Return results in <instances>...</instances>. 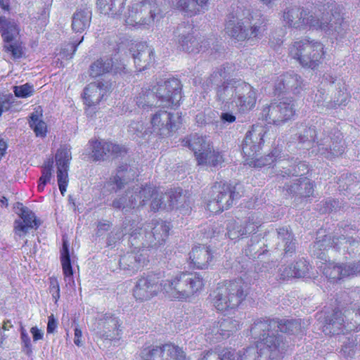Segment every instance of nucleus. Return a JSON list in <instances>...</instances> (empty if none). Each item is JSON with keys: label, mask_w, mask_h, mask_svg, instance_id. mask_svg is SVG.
<instances>
[{"label": "nucleus", "mask_w": 360, "mask_h": 360, "mask_svg": "<svg viewBox=\"0 0 360 360\" xmlns=\"http://www.w3.org/2000/svg\"><path fill=\"white\" fill-rule=\"evenodd\" d=\"M343 7L335 2L321 6L318 11L310 13L302 7L295 5L283 10V19L290 27L304 30L307 27L321 30L328 34L336 33L342 37L349 28L344 20Z\"/></svg>", "instance_id": "1"}, {"label": "nucleus", "mask_w": 360, "mask_h": 360, "mask_svg": "<svg viewBox=\"0 0 360 360\" xmlns=\"http://www.w3.org/2000/svg\"><path fill=\"white\" fill-rule=\"evenodd\" d=\"M257 96L258 91L241 79H228L215 88V101L223 110L236 108L240 112L250 111L255 108Z\"/></svg>", "instance_id": "2"}, {"label": "nucleus", "mask_w": 360, "mask_h": 360, "mask_svg": "<svg viewBox=\"0 0 360 360\" xmlns=\"http://www.w3.org/2000/svg\"><path fill=\"white\" fill-rule=\"evenodd\" d=\"M264 134L265 131L262 127L252 126V129L246 133L243 141L242 152L247 157L245 161L250 167L262 168L265 166H271L282 158L281 150L278 147L274 148L266 156L256 158L264 142Z\"/></svg>", "instance_id": "3"}, {"label": "nucleus", "mask_w": 360, "mask_h": 360, "mask_svg": "<svg viewBox=\"0 0 360 360\" xmlns=\"http://www.w3.org/2000/svg\"><path fill=\"white\" fill-rule=\"evenodd\" d=\"M248 295V284L241 278L225 281L210 294L213 306L217 311L236 309Z\"/></svg>", "instance_id": "4"}, {"label": "nucleus", "mask_w": 360, "mask_h": 360, "mask_svg": "<svg viewBox=\"0 0 360 360\" xmlns=\"http://www.w3.org/2000/svg\"><path fill=\"white\" fill-rule=\"evenodd\" d=\"M162 17L157 0H142L129 7L125 22L127 25L149 28Z\"/></svg>", "instance_id": "5"}, {"label": "nucleus", "mask_w": 360, "mask_h": 360, "mask_svg": "<svg viewBox=\"0 0 360 360\" xmlns=\"http://www.w3.org/2000/svg\"><path fill=\"white\" fill-rule=\"evenodd\" d=\"M163 282V290L179 299L193 295L200 290L204 285L202 276L197 273L183 272L174 279Z\"/></svg>", "instance_id": "6"}, {"label": "nucleus", "mask_w": 360, "mask_h": 360, "mask_svg": "<svg viewBox=\"0 0 360 360\" xmlns=\"http://www.w3.org/2000/svg\"><path fill=\"white\" fill-rule=\"evenodd\" d=\"M153 193L154 189L150 185H136L127 189L124 194L116 197L110 205L115 210H121L123 214H127L136 207L144 206L150 200Z\"/></svg>", "instance_id": "7"}, {"label": "nucleus", "mask_w": 360, "mask_h": 360, "mask_svg": "<svg viewBox=\"0 0 360 360\" xmlns=\"http://www.w3.org/2000/svg\"><path fill=\"white\" fill-rule=\"evenodd\" d=\"M323 45L318 41L303 39L295 41L290 47V55L297 59L303 67L316 68L323 55Z\"/></svg>", "instance_id": "8"}, {"label": "nucleus", "mask_w": 360, "mask_h": 360, "mask_svg": "<svg viewBox=\"0 0 360 360\" xmlns=\"http://www.w3.org/2000/svg\"><path fill=\"white\" fill-rule=\"evenodd\" d=\"M316 147L321 155L332 160L342 155L346 146L340 130L336 128H326L317 136Z\"/></svg>", "instance_id": "9"}, {"label": "nucleus", "mask_w": 360, "mask_h": 360, "mask_svg": "<svg viewBox=\"0 0 360 360\" xmlns=\"http://www.w3.org/2000/svg\"><path fill=\"white\" fill-rule=\"evenodd\" d=\"M251 334L255 338H258L257 348L261 354L275 359L281 354L287 347L283 336L278 333L277 329H266L258 333L254 331V324L251 327Z\"/></svg>", "instance_id": "10"}, {"label": "nucleus", "mask_w": 360, "mask_h": 360, "mask_svg": "<svg viewBox=\"0 0 360 360\" xmlns=\"http://www.w3.org/2000/svg\"><path fill=\"white\" fill-rule=\"evenodd\" d=\"M153 89L159 106L177 105L182 98L181 82L174 77L159 80Z\"/></svg>", "instance_id": "11"}, {"label": "nucleus", "mask_w": 360, "mask_h": 360, "mask_svg": "<svg viewBox=\"0 0 360 360\" xmlns=\"http://www.w3.org/2000/svg\"><path fill=\"white\" fill-rule=\"evenodd\" d=\"M211 199L207 208L211 212L217 213L229 209L235 199L239 197L235 187L225 182H216L212 187Z\"/></svg>", "instance_id": "12"}, {"label": "nucleus", "mask_w": 360, "mask_h": 360, "mask_svg": "<svg viewBox=\"0 0 360 360\" xmlns=\"http://www.w3.org/2000/svg\"><path fill=\"white\" fill-rule=\"evenodd\" d=\"M296 110L295 101L291 98H285L278 103H271L264 108L262 115L269 124L280 125L292 119Z\"/></svg>", "instance_id": "13"}, {"label": "nucleus", "mask_w": 360, "mask_h": 360, "mask_svg": "<svg viewBox=\"0 0 360 360\" xmlns=\"http://www.w3.org/2000/svg\"><path fill=\"white\" fill-rule=\"evenodd\" d=\"M260 30V26L252 25L249 19L240 18L238 14L236 16L233 13L228 15L226 32L238 41L258 37L261 32Z\"/></svg>", "instance_id": "14"}, {"label": "nucleus", "mask_w": 360, "mask_h": 360, "mask_svg": "<svg viewBox=\"0 0 360 360\" xmlns=\"http://www.w3.org/2000/svg\"><path fill=\"white\" fill-rule=\"evenodd\" d=\"M141 360H185L186 354L180 347L174 344L150 346L141 352Z\"/></svg>", "instance_id": "15"}, {"label": "nucleus", "mask_w": 360, "mask_h": 360, "mask_svg": "<svg viewBox=\"0 0 360 360\" xmlns=\"http://www.w3.org/2000/svg\"><path fill=\"white\" fill-rule=\"evenodd\" d=\"M277 329L278 332L290 335L297 334L301 330L300 320L288 319L261 318L254 322V331L258 333L267 329Z\"/></svg>", "instance_id": "16"}, {"label": "nucleus", "mask_w": 360, "mask_h": 360, "mask_svg": "<svg viewBox=\"0 0 360 360\" xmlns=\"http://www.w3.org/2000/svg\"><path fill=\"white\" fill-rule=\"evenodd\" d=\"M164 281L158 274H150L138 279L134 288V297L145 301L155 295L159 290H163Z\"/></svg>", "instance_id": "17"}, {"label": "nucleus", "mask_w": 360, "mask_h": 360, "mask_svg": "<svg viewBox=\"0 0 360 360\" xmlns=\"http://www.w3.org/2000/svg\"><path fill=\"white\" fill-rule=\"evenodd\" d=\"M89 143L91 150L90 155L94 161H104L111 156L117 158L127 153L124 146L104 140H91Z\"/></svg>", "instance_id": "18"}, {"label": "nucleus", "mask_w": 360, "mask_h": 360, "mask_svg": "<svg viewBox=\"0 0 360 360\" xmlns=\"http://www.w3.org/2000/svg\"><path fill=\"white\" fill-rule=\"evenodd\" d=\"M179 117L167 110H160L153 115L150 123L152 131L158 136H168L177 129L176 120Z\"/></svg>", "instance_id": "19"}, {"label": "nucleus", "mask_w": 360, "mask_h": 360, "mask_svg": "<svg viewBox=\"0 0 360 360\" xmlns=\"http://www.w3.org/2000/svg\"><path fill=\"white\" fill-rule=\"evenodd\" d=\"M323 274L330 282H337L345 278L360 276V263H326L321 266Z\"/></svg>", "instance_id": "20"}, {"label": "nucleus", "mask_w": 360, "mask_h": 360, "mask_svg": "<svg viewBox=\"0 0 360 360\" xmlns=\"http://www.w3.org/2000/svg\"><path fill=\"white\" fill-rule=\"evenodd\" d=\"M170 228L167 223L160 219H153L145 227L144 247H157L161 245L167 238Z\"/></svg>", "instance_id": "21"}, {"label": "nucleus", "mask_w": 360, "mask_h": 360, "mask_svg": "<svg viewBox=\"0 0 360 360\" xmlns=\"http://www.w3.org/2000/svg\"><path fill=\"white\" fill-rule=\"evenodd\" d=\"M120 326L121 323L117 317L112 314H105L96 320L94 330L101 338L110 340H118L122 333Z\"/></svg>", "instance_id": "22"}, {"label": "nucleus", "mask_w": 360, "mask_h": 360, "mask_svg": "<svg viewBox=\"0 0 360 360\" xmlns=\"http://www.w3.org/2000/svg\"><path fill=\"white\" fill-rule=\"evenodd\" d=\"M15 207L18 210L17 213L20 217L14 221L13 231L15 235L22 237L30 230L38 229L40 221L32 210L25 207L21 202H17Z\"/></svg>", "instance_id": "23"}, {"label": "nucleus", "mask_w": 360, "mask_h": 360, "mask_svg": "<svg viewBox=\"0 0 360 360\" xmlns=\"http://www.w3.org/2000/svg\"><path fill=\"white\" fill-rule=\"evenodd\" d=\"M181 49L188 53H197L200 50V43L193 36V25L188 22L179 24L174 31Z\"/></svg>", "instance_id": "24"}, {"label": "nucleus", "mask_w": 360, "mask_h": 360, "mask_svg": "<svg viewBox=\"0 0 360 360\" xmlns=\"http://www.w3.org/2000/svg\"><path fill=\"white\" fill-rule=\"evenodd\" d=\"M57 165V179L60 191L62 195L66 191L68 184V174L70 162L72 154L70 146H64L59 148L55 155Z\"/></svg>", "instance_id": "25"}, {"label": "nucleus", "mask_w": 360, "mask_h": 360, "mask_svg": "<svg viewBox=\"0 0 360 360\" xmlns=\"http://www.w3.org/2000/svg\"><path fill=\"white\" fill-rule=\"evenodd\" d=\"M306 86L302 77L293 71L287 72L281 75L275 85L277 94H292L299 95Z\"/></svg>", "instance_id": "26"}, {"label": "nucleus", "mask_w": 360, "mask_h": 360, "mask_svg": "<svg viewBox=\"0 0 360 360\" xmlns=\"http://www.w3.org/2000/svg\"><path fill=\"white\" fill-rule=\"evenodd\" d=\"M112 89V83L108 81L91 82L84 89V103L89 106L98 104Z\"/></svg>", "instance_id": "27"}, {"label": "nucleus", "mask_w": 360, "mask_h": 360, "mask_svg": "<svg viewBox=\"0 0 360 360\" xmlns=\"http://www.w3.org/2000/svg\"><path fill=\"white\" fill-rule=\"evenodd\" d=\"M239 328V322L232 318L227 317L219 321H215L208 328L209 338L216 342L226 339L235 333Z\"/></svg>", "instance_id": "28"}, {"label": "nucleus", "mask_w": 360, "mask_h": 360, "mask_svg": "<svg viewBox=\"0 0 360 360\" xmlns=\"http://www.w3.org/2000/svg\"><path fill=\"white\" fill-rule=\"evenodd\" d=\"M269 236L275 240L270 244L275 249L283 248L285 255L291 256L296 249V240L293 233L287 227H281L270 233Z\"/></svg>", "instance_id": "29"}, {"label": "nucleus", "mask_w": 360, "mask_h": 360, "mask_svg": "<svg viewBox=\"0 0 360 360\" xmlns=\"http://www.w3.org/2000/svg\"><path fill=\"white\" fill-rule=\"evenodd\" d=\"M284 188L288 193L298 199L309 198L314 193L313 184L306 177L295 179L285 184Z\"/></svg>", "instance_id": "30"}, {"label": "nucleus", "mask_w": 360, "mask_h": 360, "mask_svg": "<svg viewBox=\"0 0 360 360\" xmlns=\"http://www.w3.org/2000/svg\"><path fill=\"white\" fill-rule=\"evenodd\" d=\"M346 323L344 313L338 309H335L330 316L325 318L323 332L330 335L347 333L345 327Z\"/></svg>", "instance_id": "31"}, {"label": "nucleus", "mask_w": 360, "mask_h": 360, "mask_svg": "<svg viewBox=\"0 0 360 360\" xmlns=\"http://www.w3.org/2000/svg\"><path fill=\"white\" fill-rule=\"evenodd\" d=\"M183 146L189 148L193 151L196 160L198 158H200L203 154L210 149V140L206 136L199 135L198 134H191L185 137L181 141Z\"/></svg>", "instance_id": "32"}, {"label": "nucleus", "mask_w": 360, "mask_h": 360, "mask_svg": "<svg viewBox=\"0 0 360 360\" xmlns=\"http://www.w3.org/2000/svg\"><path fill=\"white\" fill-rule=\"evenodd\" d=\"M190 265L194 268L204 269L208 267L212 259L210 250L205 245L195 246L189 253Z\"/></svg>", "instance_id": "33"}, {"label": "nucleus", "mask_w": 360, "mask_h": 360, "mask_svg": "<svg viewBox=\"0 0 360 360\" xmlns=\"http://www.w3.org/2000/svg\"><path fill=\"white\" fill-rule=\"evenodd\" d=\"M148 262L146 255L141 252H128L119 260L120 269L127 271L129 274L134 273Z\"/></svg>", "instance_id": "34"}, {"label": "nucleus", "mask_w": 360, "mask_h": 360, "mask_svg": "<svg viewBox=\"0 0 360 360\" xmlns=\"http://www.w3.org/2000/svg\"><path fill=\"white\" fill-rule=\"evenodd\" d=\"M134 63L139 71L145 70L154 60L153 50L145 43L136 45V50L132 53Z\"/></svg>", "instance_id": "35"}, {"label": "nucleus", "mask_w": 360, "mask_h": 360, "mask_svg": "<svg viewBox=\"0 0 360 360\" xmlns=\"http://www.w3.org/2000/svg\"><path fill=\"white\" fill-rule=\"evenodd\" d=\"M120 70L121 68L114 65L112 58H102L94 62L89 71L91 77H97L109 72L117 74Z\"/></svg>", "instance_id": "36"}, {"label": "nucleus", "mask_w": 360, "mask_h": 360, "mask_svg": "<svg viewBox=\"0 0 360 360\" xmlns=\"http://www.w3.org/2000/svg\"><path fill=\"white\" fill-rule=\"evenodd\" d=\"M209 0H172V5L177 9L193 15L205 9Z\"/></svg>", "instance_id": "37"}, {"label": "nucleus", "mask_w": 360, "mask_h": 360, "mask_svg": "<svg viewBox=\"0 0 360 360\" xmlns=\"http://www.w3.org/2000/svg\"><path fill=\"white\" fill-rule=\"evenodd\" d=\"M91 11L89 8L77 10L72 15V28L75 32H83L91 22Z\"/></svg>", "instance_id": "38"}, {"label": "nucleus", "mask_w": 360, "mask_h": 360, "mask_svg": "<svg viewBox=\"0 0 360 360\" xmlns=\"http://www.w3.org/2000/svg\"><path fill=\"white\" fill-rule=\"evenodd\" d=\"M60 261L65 282L68 284L74 283L72 277L73 271L69 252V244L65 239L63 240V246L60 250Z\"/></svg>", "instance_id": "39"}, {"label": "nucleus", "mask_w": 360, "mask_h": 360, "mask_svg": "<svg viewBox=\"0 0 360 360\" xmlns=\"http://www.w3.org/2000/svg\"><path fill=\"white\" fill-rule=\"evenodd\" d=\"M126 0H97V6L101 13L115 16L120 14Z\"/></svg>", "instance_id": "40"}, {"label": "nucleus", "mask_w": 360, "mask_h": 360, "mask_svg": "<svg viewBox=\"0 0 360 360\" xmlns=\"http://www.w3.org/2000/svg\"><path fill=\"white\" fill-rule=\"evenodd\" d=\"M3 41V49L12 60H19L25 56V47L20 38L4 40Z\"/></svg>", "instance_id": "41"}, {"label": "nucleus", "mask_w": 360, "mask_h": 360, "mask_svg": "<svg viewBox=\"0 0 360 360\" xmlns=\"http://www.w3.org/2000/svg\"><path fill=\"white\" fill-rule=\"evenodd\" d=\"M344 316L346 321V331L356 330L360 326V307L354 304L345 309Z\"/></svg>", "instance_id": "42"}, {"label": "nucleus", "mask_w": 360, "mask_h": 360, "mask_svg": "<svg viewBox=\"0 0 360 360\" xmlns=\"http://www.w3.org/2000/svg\"><path fill=\"white\" fill-rule=\"evenodd\" d=\"M0 29L3 41L19 37V28L13 20L0 17Z\"/></svg>", "instance_id": "43"}, {"label": "nucleus", "mask_w": 360, "mask_h": 360, "mask_svg": "<svg viewBox=\"0 0 360 360\" xmlns=\"http://www.w3.org/2000/svg\"><path fill=\"white\" fill-rule=\"evenodd\" d=\"M341 353L346 357L353 358L360 356V335L346 338L343 341Z\"/></svg>", "instance_id": "44"}, {"label": "nucleus", "mask_w": 360, "mask_h": 360, "mask_svg": "<svg viewBox=\"0 0 360 360\" xmlns=\"http://www.w3.org/2000/svg\"><path fill=\"white\" fill-rule=\"evenodd\" d=\"M134 101L138 107L143 109L156 106L159 104L153 89H142Z\"/></svg>", "instance_id": "45"}, {"label": "nucleus", "mask_w": 360, "mask_h": 360, "mask_svg": "<svg viewBox=\"0 0 360 360\" xmlns=\"http://www.w3.org/2000/svg\"><path fill=\"white\" fill-rule=\"evenodd\" d=\"M212 148L211 146L205 154H203L200 158H198L197 162L199 165L218 167L224 162V158L221 153L212 150Z\"/></svg>", "instance_id": "46"}, {"label": "nucleus", "mask_w": 360, "mask_h": 360, "mask_svg": "<svg viewBox=\"0 0 360 360\" xmlns=\"http://www.w3.org/2000/svg\"><path fill=\"white\" fill-rule=\"evenodd\" d=\"M141 229L138 226V223L134 219L126 217L123 221L121 233L122 236L129 234L131 244L138 245L134 241L141 236Z\"/></svg>", "instance_id": "47"}, {"label": "nucleus", "mask_w": 360, "mask_h": 360, "mask_svg": "<svg viewBox=\"0 0 360 360\" xmlns=\"http://www.w3.org/2000/svg\"><path fill=\"white\" fill-rule=\"evenodd\" d=\"M264 246L266 245L263 241L259 240L257 237L252 238L250 240V243H248L245 249V253L250 259L259 258V256L267 252V249H263Z\"/></svg>", "instance_id": "48"}, {"label": "nucleus", "mask_w": 360, "mask_h": 360, "mask_svg": "<svg viewBox=\"0 0 360 360\" xmlns=\"http://www.w3.org/2000/svg\"><path fill=\"white\" fill-rule=\"evenodd\" d=\"M183 190L180 188L170 189L165 193V198L167 200V210L178 208L184 201L185 197L182 195Z\"/></svg>", "instance_id": "49"}, {"label": "nucleus", "mask_w": 360, "mask_h": 360, "mask_svg": "<svg viewBox=\"0 0 360 360\" xmlns=\"http://www.w3.org/2000/svg\"><path fill=\"white\" fill-rule=\"evenodd\" d=\"M229 68L224 65L217 68L210 76L207 80V85L216 84L217 87L221 85L223 82L222 80L226 81V78L229 77Z\"/></svg>", "instance_id": "50"}, {"label": "nucleus", "mask_w": 360, "mask_h": 360, "mask_svg": "<svg viewBox=\"0 0 360 360\" xmlns=\"http://www.w3.org/2000/svg\"><path fill=\"white\" fill-rule=\"evenodd\" d=\"M53 160H48L44 164L41 169V176L39 179L38 191L41 192L44 191L47 183L50 182L52 176Z\"/></svg>", "instance_id": "51"}, {"label": "nucleus", "mask_w": 360, "mask_h": 360, "mask_svg": "<svg viewBox=\"0 0 360 360\" xmlns=\"http://www.w3.org/2000/svg\"><path fill=\"white\" fill-rule=\"evenodd\" d=\"M319 135V133L316 132L314 127H309L305 128L298 136L299 143L304 144L306 148L310 146L311 143H316L317 145V136Z\"/></svg>", "instance_id": "52"}, {"label": "nucleus", "mask_w": 360, "mask_h": 360, "mask_svg": "<svg viewBox=\"0 0 360 360\" xmlns=\"http://www.w3.org/2000/svg\"><path fill=\"white\" fill-rule=\"evenodd\" d=\"M330 240V236H325L322 240L314 242L311 247L313 255L318 258L323 259L325 256L324 251L326 250L327 248L332 247Z\"/></svg>", "instance_id": "53"}, {"label": "nucleus", "mask_w": 360, "mask_h": 360, "mask_svg": "<svg viewBox=\"0 0 360 360\" xmlns=\"http://www.w3.org/2000/svg\"><path fill=\"white\" fill-rule=\"evenodd\" d=\"M149 185L154 189V193L150 198V200L152 199L150 205L151 209L153 211L158 210L159 209L167 210V198H164L165 193H161V194H159L155 187L150 184Z\"/></svg>", "instance_id": "54"}, {"label": "nucleus", "mask_w": 360, "mask_h": 360, "mask_svg": "<svg viewBox=\"0 0 360 360\" xmlns=\"http://www.w3.org/2000/svg\"><path fill=\"white\" fill-rule=\"evenodd\" d=\"M305 166V164L300 162L296 166L292 167V168L285 169V167H283L285 170L281 171V173L277 174L276 178L278 181H280L286 176L289 177L290 176H302L303 174H304V172H301V168H302V171L303 172L304 169H307Z\"/></svg>", "instance_id": "55"}, {"label": "nucleus", "mask_w": 360, "mask_h": 360, "mask_svg": "<svg viewBox=\"0 0 360 360\" xmlns=\"http://www.w3.org/2000/svg\"><path fill=\"white\" fill-rule=\"evenodd\" d=\"M227 235L231 240H236L244 236L243 226L234 220H230L227 224Z\"/></svg>", "instance_id": "56"}, {"label": "nucleus", "mask_w": 360, "mask_h": 360, "mask_svg": "<svg viewBox=\"0 0 360 360\" xmlns=\"http://www.w3.org/2000/svg\"><path fill=\"white\" fill-rule=\"evenodd\" d=\"M295 278H304L308 276L309 266L308 262L304 259H300L295 264H292Z\"/></svg>", "instance_id": "57"}, {"label": "nucleus", "mask_w": 360, "mask_h": 360, "mask_svg": "<svg viewBox=\"0 0 360 360\" xmlns=\"http://www.w3.org/2000/svg\"><path fill=\"white\" fill-rule=\"evenodd\" d=\"M346 250L344 254H347L349 257L355 258L360 255V240L349 237L348 243L345 245Z\"/></svg>", "instance_id": "58"}, {"label": "nucleus", "mask_w": 360, "mask_h": 360, "mask_svg": "<svg viewBox=\"0 0 360 360\" xmlns=\"http://www.w3.org/2000/svg\"><path fill=\"white\" fill-rule=\"evenodd\" d=\"M30 124L37 136L43 137L46 136V124L44 121L39 120L37 116L31 117Z\"/></svg>", "instance_id": "59"}, {"label": "nucleus", "mask_w": 360, "mask_h": 360, "mask_svg": "<svg viewBox=\"0 0 360 360\" xmlns=\"http://www.w3.org/2000/svg\"><path fill=\"white\" fill-rule=\"evenodd\" d=\"M117 172L120 174H123L126 179L129 181L131 180H134L135 177L137 176L138 169L136 167L123 164L119 166Z\"/></svg>", "instance_id": "60"}, {"label": "nucleus", "mask_w": 360, "mask_h": 360, "mask_svg": "<svg viewBox=\"0 0 360 360\" xmlns=\"http://www.w3.org/2000/svg\"><path fill=\"white\" fill-rule=\"evenodd\" d=\"M84 39V37H82L79 39H72L71 42L68 43L67 45L63 48L62 51L64 56L67 58H72L73 55L77 51V48L82 42Z\"/></svg>", "instance_id": "61"}, {"label": "nucleus", "mask_w": 360, "mask_h": 360, "mask_svg": "<svg viewBox=\"0 0 360 360\" xmlns=\"http://www.w3.org/2000/svg\"><path fill=\"white\" fill-rule=\"evenodd\" d=\"M264 354H261V352L256 347H251L246 349L245 352L242 356H239V360H261V357Z\"/></svg>", "instance_id": "62"}, {"label": "nucleus", "mask_w": 360, "mask_h": 360, "mask_svg": "<svg viewBox=\"0 0 360 360\" xmlns=\"http://www.w3.org/2000/svg\"><path fill=\"white\" fill-rule=\"evenodd\" d=\"M128 131L138 137H145L148 133V130L145 129L143 124L139 121L131 122L129 125Z\"/></svg>", "instance_id": "63"}, {"label": "nucleus", "mask_w": 360, "mask_h": 360, "mask_svg": "<svg viewBox=\"0 0 360 360\" xmlns=\"http://www.w3.org/2000/svg\"><path fill=\"white\" fill-rule=\"evenodd\" d=\"M218 356L213 360H239V355L234 349L224 348L220 352H215Z\"/></svg>", "instance_id": "64"}]
</instances>
